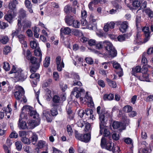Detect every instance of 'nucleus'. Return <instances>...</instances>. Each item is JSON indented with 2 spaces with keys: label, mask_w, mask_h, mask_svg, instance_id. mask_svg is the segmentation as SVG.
<instances>
[{
  "label": "nucleus",
  "mask_w": 153,
  "mask_h": 153,
  "mask_svg": "<svg viewBox=\"0 0 153 153\" xmlns=\"http://www.w3.org/2000/svg\"><path fill=\"white\" fill-rule=\"evenodd\" d=\"M100 109L101 107L100 106H98L97 108V112L99 115L100 134L101 135L102 134L103 130L104 129V137L110 138L111 137V136H110V132L107 129L104 128L106 126V123L108 120L107 117V113H105V109H102L101 110Z\"/></svg>",
  "instance_id": "1"
},
{
  "label": "nucleus",
  "mask_w": 153,
  "mask_h": 153,
  "mask_svg": "<svg viewBox=\"0 0 153 153\" xmlns=\"http://www.w3.org/2000/svg\"><path fill=\"white\" fill-rule=\"evenodd\" d=\"M26 59L30 61L31 63L30 66V71L31 72H36L39 68L40 66V63L42 61V58L40 57L38 59L37 58L33 56L29 50L26 51Z\"/></svg>",
  "instance_id": "2"
},
{
  "label": "nucleus",
  "mask_w": 153,
  "mask_h": 153,
  "mask_svg": "<svg viewBox=\"0 0 153 153\" xmlns=\"http://www.w3.org/2000/svg\"><path fill=\"white\" fill-rule=\"evenodd\" d=\"M101 146L102 148L105 149L109 151H112L114 153L116 152V148L114 144L110 140L108 141L105 137H102L101 139Z\"/></svg>",
  "instance_id": "3"
},
{
  "label": "nucleus",
  "mask_w": 153,
  "mask_h": 153,
  "mask_svg": "<svg viewBox=\"0 0 153 153\" xmlns=\"http://www.w3.org/2000/svg\"><path fill=\"white\" fill-rule=\"evenodd\" d=\"M85 92V90L82 88L75 87L73 90L72 91L71 96L73 97H75L76 98L80 97V101L83 100V98L81 97V94H84Z\"/></svg>",
  "instance_id": "4"
},
{
  "label": "nucleus",
  "mask_w": 153,
  "mask_h": 153,
  "mask_svg": "<svg viewBox=\"0 0 153 153\" xmlns=\"http://www.w3.org/2000/svg\"><path fill=\"white\" fill-rule=\"evenodd\" d=\"M15 80L17 81H23L27 77V73H24L21 69L17 70L14 75Z\"/></svg>",
  "instance_id": "5"
},
{
  "label": "nucleus",
  "mask_w": 153,
  "mask_h": 153,
  "mask_svg": "<svg viewBox=\"0 0 153 153\" xmlns=\"http://www.w3.org/2000/svg\"><path fill=\"white\" fill-rule=\"evenodd\" d=\"M15 88L14 95L16 100H19L25 94L24 90L23 88L19 86H16Z\"/></svg>",
  "instance_id": "6"
},
{
  "label": "nucleus",
  "mask_w": 153,
  "mask_h": 153,
  "mask_svg": "<svg viewBox=\"0 0 153 153\" xmlns=\"http://www.w3.org/2000/svg\"><path fill=\"white\" fill-rule=\"evenodd\" d=\"M33 108L30 106H24L22 108V110H25L26 111L29 112L28 114L31 117L33 116L34 119L40 118L39 117V114L37 113L36 111L33 110Z\"/></svg>",
  "instance_id": "7"
},
{
  "label": "nucleus",
  "mask_w": 153,
  "mask_h": 153,
  "mask_svg": "<svg viewBox=\"0 0 153 153\" xmlns=\"http://www.w3.org/2000/svg\"><path fill=\"white\" fill-rule=\"evenodd\" d=\"M107 45L106 46L105 49L108 51L109 55L113 58L116 56L117 54V51L112 44L109 42Z\"/></svg>",
  "instance_id": "8"
},
{
  "label": "nucleus",
  "mask_w": 153,
  "mask_h": 153,
  "mask_svg": "<svg viewBox=\"0 0 153 153\" xmlns=\"http://www.w3.org/2000/svg\"><path fill=\"white\" fill-rule=\"evenodd\" d=\"M26 118L25 116L23 113H21L20 114L18 123V127L20 129H28V126L27 125L25 121H22V118Z\"/></svg>",
  "instance_id": "9"
},
{
  "label": "nucleus",
  "mask_w": 153,
  "mask_h": 153,
  "mask_svg": "<svg viewBox=\"0 0 153 153\" xmlns=\"http://www.w3.org/2000/svg\"><path fill=\"white\" fill-rule=\"evenodd\" d=\"M40 118H35L34 120H29L27 121L28 129H32L39 125L40 123Z\"/></svg>",
  "instance_id": "10"
},
{
  "label": "nucleus",
  "mask_w": 153,
  "mask_h": 153,
  "mask_svg": "<svg viewBox=\"0 0 153 153\" xmlns=\"http://www.w3.org/2000/svg\"><path fill=\"white\" fill-rule=\"evenodd\" d=\"M142 31L143 32L145 36L143 42L145 43L147 42L150 39V32L149 31V28L148 27H145L143 28Z\"/></svg>",
  "instance_id": "11"
},
{
  "label": "nucleus",
  "mask_w": 153,
  "mask_h": 153,
  "mask_svg": "<svg viewBox=\"0 0 153 153\" xmlns=\"http://www.w3.org/2000/svg\"><path fill=\"white\" fill-rule=\"evenodd\" d=\"M14 13V11L9 10L8 11L7 13L4 16L5 19L10 23L13 22V15Z\"/></svg>",
  "instance_id": "12"
},
{
  "label": "nucleus",
  "mask_w": 153,
  "mask_h": 153,
  "mask_svg": "<svg viewBox=\"0 0 153 153\" xmlns=\"http://www.w3.org/2000/svg\"><path fill=\"white\" fill-rule=\"evenodd\" d=\"M105 2V0H92L88 4V7L91 10H93V7H94L95 5L97 4L99 2L101 4L104 3Z\"/></svg>",
  "instance_id": "13"
},
{
  "label": "nucleus",
  "mask_w": 153,
  "mask_h": 153,
  "mask_svg": "<svg viewBox=\"0 0 153 153\" xmlns=\"http://www.w3.org/2000/svg\"><path fill=\"white\" fill-rule=\"evenodd\" d=\"M2 89L4 90H7L9 92L11 90V88L10 86V83L7 80L3 81L1 82Z\"/></svg>",
  "instance_id": "14"
},
{
  "label": "nucleus",
  "mask_w": 153,
  "mask_h": 153,
  "mask_svg": "<svg viewBox=\"0 0 153 153\" xmlns=\"http://www.w3.org/2000/svg\"><path fill=\"white\" fill-rule=\"evenodd\" d=\"M60 33L61 36L64 35H69L71 32V29L69 27H63L61 28L60 30Z\"/></svg>",
  "instance_id": "15"
},
{
  "label": "nucleus",
  "mask_w": 153,
  "mask_h": 153,
  "mask_svg": "<svg viewBox=\"0 0 153 153\" xmlns=\"http://www.w3.org/2000/svg\"><path fill=\"white\" fill-rule=\"evenodd\" d=\"M119 23H120L118 24H120V26L119 28L120 30L122 33L125 32L128 27V22L127 21H125L122 22L121 24H120V22Z\"/></svg>",
  "instance_id": "16"
},
{
  "label": "nucleus",
  "mask_w": 153,
  "mask_h": 153,
  "mask_svg": "<svg viewBox=\"0 0 153 153\" xmlns=\"http://www.w3.org/2000/svg\"><path fill=\"white\" fill-rule=\"evenodd\" d=\"M109 42L105 41L103 42H99L96 43L95 45L96 48L97 49L100 50L104 46L106 49V46H107V44Z\"/></svg>",
  "instance_id": "17"
},
{
  "label": "nucleus",
  "mask_w": 153,
  "mask_h": 153,
  "mask_svg": "<svg viewBox=\"0 0 153 153\" xmlns=\"http://www.w3.org/2000/svg\"><path fill=\"white\" fill-rule=\"evenodd\" d=\"M115 23L113 22H111L109 23H107L105 25L103 30L106 32L110 31L111 30L114 28Z\"/></svg>",
  "instance_id": "18"
},
{
  "label": "nucleus",
  "mask_w": 153,
  "mask_h": 153,
  "mask_svg": "<svg viewBox=\"0 0 153 153\" xmlns=\"http://www.w3.org/2000/svg\"><path fill=\"white\" fill-rule=\"evenodd\" d=\"M43 117L45 118L48 122H51L52 121V117L51 115L50 112L46 111H43Z\"/></svg>",
  "instance_id": "19"
},
{
  "label": "nucleus",
  "mask_w": 153,
  "mask_h": 153,
  "mask_svg": "<svg viewBox=\"0 0 153 153\" xmlns=\"http://www.w3.org/2000/svg\"><path fill=\"white\" fill-rule=\"evenodd\" d=\"M65 20L66 23L69 26H71L74 20V18L72 16L67 15L65 17Z\"/></svg>",
  "instance_id": "20"
},
{
  "label": "nucleus",
  "mask_w": 153,
  "mask_h": 153,
  "mask_svg": "<svg viewBox=\"0 0 153 153\" xmlns=\"http://www.w3.org/2000/svg\"><path fill=\"white\" fill-rule=\"evenodd\" d=\"M18 3L17 0H12L11 1L9 4L10 10L14 11L16 8V5Z\"/></svg>",
  "instance_id": "21"
},
{
  "label": "nucleus",
  "mask_w": 153,
  "mask_h": 153,
  "mask_svg": "<svg viewBox=\"0 0 153 153\" xmlns=\"http://www.w3.org/2000/svg\"><path fill=\"white\" fill-rule=\"evenodd\" d=\"M18 38L19 41L20 42L24 45L25 47H27V45L26 41L25 40V36L24 35L21 34L17 36Z\"/></svg>",
  "instance_id": "22"
},
{
  "label": "nucleus",
  "mask_w": 153,
  "mask_h": 153,
  "mask_svg": "<svg viewBox=\"0 0 153 153\" xmlns=\"http://www.w3.org/2000/svg\"><path fill=\"white\" fill-rule=\"evenodd\" d=\"M91 139V133L88 132L87 134L83 135L82 141L85 143L88 142Z\"/></svg>",
  "instance_id": "23"
},
{
  "label": "nucleus",
  "mask_w": 153,
  "mask_h": 153,
  "mask_svg": "<svg viewBox=\"0 0 153 153\" xmlns=\"http://www.w3.org/2000/svg\"><path fill=\"white\" fill-rule=\"evenodd\" d=\"M30 138L31 139L30 140V142H31L33 145H35L38 140V135L35 133H33Z\"/></svg>",
  "instance_id": "24"
},
{
  "label": "nucleus",
  "mask_w": 153,
  "mask_h": 153,
  "mask_svg": "<svg viewBox=\"0 0 153 153\" xmlns=\"http://www.w3.org/2000/svg\"><path fill=\"white\" fill-rule=\"evenodd\" d=\"M141 69V67L139 66H137L135 68H132L131 71L132 74L136 76V73L140 72Z\"/></svg>",
  "instance_id": "25"
},
{
  "label": "nucleus",
  "mask_w": 153,
  "mask_h": 153,
  "mask_svg": "<svg viewBox=\"0 0 153 153\" xmlns=\"http://www.w3.org/2000/svg\"><path fill=\"white\" fill-rule=\"evenodd\" d=\"M19 18L21 19L24 18L26 16V12L23 9L21 8L19 11Z\"/></svg>",
  "instance_id": "26"
},
{
  "label": "nucleus",
  "mask_w": 153,
  "mask_h": 153,
  "mask_svg": "<svg viewBox=\"0 0 153 153\" xmlns=\"http://www.w3.org/2000/svg\"><path fill=\"white\" fill-rule=\"evenodd\" d=\"M32 74L30 75V78L33 79H36L37 81H39V80L40 75L39 74H35V72H31Z\"/></svg>",
  "instance_id": "27"
},
{
  "label": "nucleus",
  "mask_w": 153,
  "mask_h": 153,
  "mask_svg": "<svg viewBox=\"0 0 153 153\" xmlns=\"http://www.w3.org/2000/svg\"><path fill=\"white\" fill-rule=\"evenodd\" d=\"M122 125L123 124L122 123L114 121L113 123L112 127L114 129H116L119 128L121 126H122Z\"/></svg>",
  "instance_id": "28"
},
{
  "label": "nucleus",
  "mask_w": 153,
  "mask_h": 153,
  "mask_svg": "<svg viewBox=\"0 0 153 153\" xmlns=\"http://www.w3.org/2000/svg\"><path fill=\"white\" fill-rule=\"evenodd\" d=\"M34 53L35 56H38L42 58V53L39 47L37 48L34 51Z\"/></svg>",
  "instance_id": "29"
},
{
  "label": "nucleus",
  "mask_w": 153,
  "mask_h": 153,
  "mask_svg": "<svg viewBox=\"0 0 153 153\" xmlns=\"http://www.w3.org/2000/svg\"><path fill=\"white\" fill-rule=\"evenodd\" d=\"M107 81L110 86L114 88L117 87V84L115 82L111 80L108 78L107 79Z\"/></svg>",
  "instance_id": "30"
},
{
  "label": "nucleus",
  "mask_w": 153,
  "mask_h": 153,
  "mask_svg": "<svg viewBox=\"0 0 153 153\" xmlns=\"http://www.w3.org/2000/svg\"><path fill=\"white\" fill-rule=\"evenodd\" d=\"M114 98V94H105L104 95L103 98L105 100H112Z\"/></svg>",
  "instance_id": "31"
},
{
  "label": "nucleus",
  "mask_w": 153,
  "mask_h": 153,
  "mask_svg": "<svg viewBox=\"0 0 153 153\" xmlns=\"http://www.w3.org/2000/svg\"><path fill=\"white\" fill-rule=\"evenodd\" d=\"M50 57L49 56L46 57L43 61L44 66L45 68L48 67L50 63Z\"/></svg>",
  "instance_id": "32"
},
{
  "label": "nucleus",
  "mask_w": 153,
  "mask_h": 153,
  "mask_svg": "<svg viewBox=\"0 0 153 153\" xmlns=\"http://www.w3.org/2000/svg\"><path fill=\"white\" fill-rule=\"evenodd\" d=\"M15 145L16 148L18 151H20L22 148V143L20 141H17L15 142Z\"/></svg>",
  "instance_id": "33"
},
{
  "label": "nucleus",
  "mask_w": 153,
  "mask_h": 153,
  "mask_svg": "<svg viewBox=\"0 0 153 153\" xmlns=\"http://www.w3.org/2000/svg\"><path fill=\"white\" fill-rule=\"evenodd\" d=\"M88 92H87L86 93L85 97L87 99L88 101L89 102L90 105L91 106H93L94 105V103L93 101L92 97L88 95Z\"/></svg>",
  "instance_id": "34"
},
{
  "label": "nucleus",
  "mask_w": 153,
  "mask_h": 153,
  "mask_svg": "<svg viewBox=\"0 0 153 153\" xmlns=\"http://www.w3.org/2000/svg\"><path fill=\"white\" fill-rule=\"evenodd\" d=\"M132 110V107L129 105L125 106L123 108V111L125 112H129L131 111Z\"/></svg>",
  "instance_id": "35"
},
{
  "label": "nucleus",
  "mask_w": 153,
  "mask_h": 153,
  "mask_svg": "<svg viewBox=\"0 0 153 153\" xmlns=\"http://www.w3.org/2000/svg\"><path fill=\"white\" fill-rule=\"evenodd\" d=\"M140 79L141 81H146L148 79V75L146 73L143 74L142 75L140 76Z\"/></svg>",
  "instance_id": "36"
},
{
  "label": "nucleus",
  "mask_w": 153,
  "mask_h": 153,
  "mask_svg": "<svg viewBox=\"0 0 153 153\" xmlns=\"http://www.w3.org/2000/svg\"><path fill=\"white\" fill-rule=\"evenodd\" d=\"M72 7L69 5H66L64 9V10L66 14H69L72 12Z\"/></svg>",
  "instance_id": "37"
},
{
  "label": "nucleus",
  "mask_w": 153,
  "mask_h": 153,
  "mask_svg": "<svg viewBox=\"0 0 153 153\" xmlns=\"http://www.w3.org/2000/svg\"><path fill=\"white\" fill-rule=\"evenodd\" d=\"M75 138L77 139L82 141V138L83 134L79 133L78 131L76 130L75 131Z\"/></svg>",
  "instance_id": "38"
},
{
  "label": "nucleus",
  "mask_w": 153,
  "mask_h": 153,
  "mask_svg": "<svg viewBox=\"0 0 153 153\" xmlns=\"http://www.w3.org/2000/svg\"><path fill=\"white\" fill-rule=\"evenodd\" d=\"M130 1H132V5L134 7L136 8L140 7V3L139 1L137 0H130Z\"/></svg>",
  "instance_id": "39"
},
{
  "label": "nucleus",
  "mask_w": 153,
  "mask_h": 153,
  "mask_svg": "<svg viewBox=\"0 0 153 153\" xmlns=\"http://www.w3.org/2000/svg\"><path fill=\"white\" fill-rule=\"evenodd\" d=\"M52 82V80L50 78L48 79L43 84V87H45L50 86Z\"/></svg>",
  "instance_id": "40"
},
{
  "label": "nucleus",
  "mask_w": 153,
  "mask_h": 153,
  "mask_svg": "<svg viewBox=\"0 0 153 153\" xmlns=\"http://www.w3.org/2000/svg\"><path fill=\"white\" fill-rule=\"evenodd\" d=\"M80 26V23L77 20H74L73 22L72 25L71 26H72L74 27L78 28H79Z\"/></svg>",
  "instance_id": "41"
},
{
  "label": "nucleus",
  "mask_w": 153,
  "mask_h": 153,
  "mask_svg": "<svg viewBox=\"0 0 153 153\" xmlns=\"http://www.w3.org/2000/svg\"><path fill=\"white\" fill-rule=\"evenodd\" d=\"M1 42L3 44H6L9 41V38L7 36H3L0 39Z\"/></svg>",
  "instance_id": "42"
},
{
  "label": "nucleus",
  "mask_w": 153,
  "mask_h": 153,
  "mask_svg": "<svg viewBox=\"0 0 153 153\" xmlns=\"http://www.w3.org/2000/svg\"><path fill=\"white\" fill-rule=\"evenodd\" d=\"M146 13L148 15L149 17L151 19L153 17V12L150 9H147L145 10Z\"/></svg>",
  "instance_id": "43"
},
{
  "label": "nucleus",
  "mask_w": 153,
  "mask_h": 153,
  "mask_svg": "<svg viewBox=\"0 0 153 153\" xmlns=\"http://www.w3.org/2000/svg\"><path fill=\"white\" fill-rule=\"evenodd\" d=\"M134 43L138 45H140L142 44V42L140 40V36L138 34L137 35V37L136 38L135 40L134 41Z\"/></svg>",
  "instance_id": "44"
},
{
  "label": "nucleus",
  "mask_w": 153,
  "mask_h": 153,
  "mask_svg": "<svg viewBox=\"0 0 153 153\" xmlns=\"http://www.w3.org/2000/svg\"><path fill=\"white\" fill-rule=\"evenodd\" d=\"M21 140L25 144H29L30 143V140L26 137H22L21 138Z\"/></svg>",
  "instance_id": "45"
},
{
  "label": "nucleus",
  "mask_w": 153,
  "mask_h": 153,
  "mask_svg": "<svg viewBox=\"0 0 153 153\" xmlns=\"http://www.w3.org/2000/svg\"><path fill=\"white\" fill-rule=\"evenodd\" d=\"M85 113L87 115H91L93 114V111L92 109L91 108H87L85 110Z\"/></svg>",
  "instance_id": "46"
},
{
  "label": "nucleus",
  "mask_w": 153,
  "mask_h": 153,
  "mask_svg": "<svg viewBox=\"0 0 153 153\" xmlns=\"http://www.w3.org/2000/svg\"><path fill=\"white\" fill-rule=\"evenodd\" d=\"M141 16H137L135 18L136 26L137 27L140 25L141 22Z\"/></svg>",
  "instance_id": "47"
},
{
  "label": "nucleus",
  "mask_w": 153,
  "mask_h": 153,
  "mask_svg": "<svg viewBox=\"0 0 153 153\" xmlns=\"http://www.w3.org/2000/svg\"><path fill=\"white\" fill-rule=\"evenodd\" d=\"M3 148L5 153H11V148L10 147L7 146L5 145H3Z\"/></svg>",
  "instance_id": "48"
},
{
  "label": "nucleus",
  "mask_w": 153,
  "mask_h": 153,
  "mask_svg": "<svg viewBox=\"0 0 153 153\" xmlns=\"http://www.w3.org/2000/svg\"><path fill=\"white\" fill-rule=\"evenodd\" d=\"M31 47L33 49L37 48V43L34 41H31L30 43Z\"/></svg>",
  "instance_id": "49"
},
{
  "label": "nucleus",
  "mask_w": 153,
  "mask_h": 153,
  "mask_svg": "<svg viewBox=\"0 0 153 153\" xmlns=\"http://www.w3.org/2000/svg\"><path fill=\"white\" fill-rule=\"evenodd\" d=\"M13 141L10 138H8L7 139L5 145H6L7 146L10 147V146L12 144Z\"/></svg>",
  "instance_id": "50"
},
{
  "label": "nucleus",
  "mask_w": 153,
  "mask_h": 153,
  "mask_svg": "<svg viewBox=\"0 0 153 153\" xmlns=\"http://www.w3.org/2000/svg\"><path fill=\"white\" fill-rule=\"evenodd\" d=\"M60 100V97H59L55 95H54L53 98V101L54 103H59Z\"/></svg>",
  "instance_id": "51"
},
{
  "label": "nucleus",
  "mask_w": 153,
  "mask_h": 153,
  "mask_svg": "<svg viewBox=\"0 0 153 153\" xmlns=\"http://www.w3.org/2000/svg\"><path fill=\"white\" fill-rule=\"evenodd\" d=\"M4 65L3 66L4 69L6 71H7L10 69L9 64L7 62H4Z\"/></svg>",
  "instance_id": "52"
},
{
  "label": "nucleus",
  "mask_w": 153,
  "mask_h": 153,
  "mask_svg": "<svg viewBox=\"0 0 153 153\" xmlns=\"http://www.w3.org/2000/svg\"><path fill=\"white\" fill-rule=\"evenodd\" d=\"M18 137V134L15 131H13L9 135V137L11 139L12 138H16Z\"/></svg>",
  "instance_id": "53"
},
{
  "label": "nucleus",
  "mask_w": 153,
  "mask_h": 153,
  "mask_svg": "<svg viewBox=\"0 0 153 153\" xmlns=\"http://www.w3.org/2000/svg\"><path fill=\"white\" fill-rule=\"evenodd\" d=\"M124 142L128 144H133L132 140L129 137H127L124 139Z\"/></svg>",
  "instance_id": "54"
},
{
  "label": "nucleus",
  "mask_w": 153,
  "mask_h": 153,
  "mask_svg": "<svg viewBox=\"0 0 153 153\" xmlns=\"http://www.w3.org/2000/svg\"><path fill=\"white\" fill-rule=\"evenodd\" d=\"M51 114L52 116H56L58 114L57 109L55 108H53L51 110Z\"/></svg>",
  "instance_id": "55"
},
{
  "label": "nucleus",
  "mask_w": 153,
  "mask_h": 153,
  "mask_svg": "<svg viewBox=\"0 0 153 153\" xmlns=\"http://www.w3.org/2000/svg\"><path fill=\"white\" fill-rule=\"evenodd\" d=\"M11 48L9 46L5 47L3 50V53L4 54H7L10 52Z\"/></svg>",
  "instance_id": "56"
},
{
  "label": "nucleus",
  "mask_w": 153,
  "mask_h": 153,
  "mask_svg": "<svg viewBox=\"0 0 153 153\" xmlns=\"http://www.w3.org/2000/svg\"><path fill=\"white\" fill-rule=\"evenodd\" d=\"M85 131L86 132L88 131V132H91V125L89 123H87L85 126V128L84 129Z\"/></svg>",
  "instance_id": "57"
},
{
  "label": "nucleus",
  "mask_w": 153,
  "mask_h": 153,
  "mask_svg": "<svg viewBox=\"0 0 153 153\" xmlns=\"http://www.w3.org/2000/svg\"><path fill=\"white\" fill-rule=\"evenodd\" d=\"M112 138L114 140L117 141L119 139V134L116 133H114L112 135Z\"/></svg>",
  "instance_id": "58"
},
{
  "label": "nucleus",
  "mask_w": 153,
  "mask_h": 153,
  "mask_svg": "<svg viewBox=\"0 0 153 153\" xmlns=\"http://www.w3.org/2000/svg\"><path fill=\"white\" fill-rule=\"evenodd\" d=\"M64 67V64L62 61L61 64H59L58 65H57V69L59 71H61L62 70V68Z\"/></svg>",
  "instance_id": "59"
},
{
  "label": "nucleus",
  "mask_w": 153,
  "mask_h": 153,
  "mask_svg": "<svg viewBox=\"0 0 153 153\" xmlns=\"http://www.w3.org/2000/svg\"><path fill=\"white\" fill-rule=\"evenodd\" d=\"M67 131L68 134H69V135H72V133L73 132V130L70 125H68L67 126Z\"/></svg>",
  "instance_id": "60"
},
{
  "label": "nucleus",
  "mask_w": 153,
  "mask_h": 153,
  "mask_svg": "<svg viewBox=\"0 0 153 153\" xmlns=\"http://www.w3.org/2000/svg\"><path fill=\"white\" fill-rule=\"evenodd\" d=\"M45 142L42 140H39L37 144V146L39 149H41L43 147Z\"/></svg>",
  "instance_id": "61"
},
{
  "label": "nucleus",
  "mask_w": 153,
  "mask_h": 153,
  "mask_svg": "<svg viewBox=\"0 0 153 153\" xmlns=\"http://www.w3.org/2000/svg\"><path fill=\"white\" fill-rule=\"evenodd\" d=\"M85 123L84 121L83 120H81L77 122L76 124L78 126L82 128L84 126Z\"/></svg>",
  "instance_id": "62"
},
{
  "label": "nucleus",
  "mask_w": 153,
  "mask_h": 153,
  "mask_svg": "<svg viewBox=\"0 0 153 153\" xmlns=\"http://www.w3.org/2000/svg\"><path fill=\"white\" fill-rule=\"evenodd\" d=\"M73 85H78L79 86H82V84L81 82L78 80H75L73 81Z\"/></svg>",
  "instance_id": "63"
},
{
  "label": "nucleus",
  "mask_w": 153,
  "mask_h": 153,
  "mask_svg": "<svg viewBox=\"0 0 153 153\" xmlns=\"http://www.w3.org/2000/svg\"><path fill=\"white\" fill-rule=\"evenodd\" d=\"M86 62L89 64L91 65L93 63V60L90 57H86L85 58Z\"/></svg>",
  "instance_id": "64"
}]
</instances>
